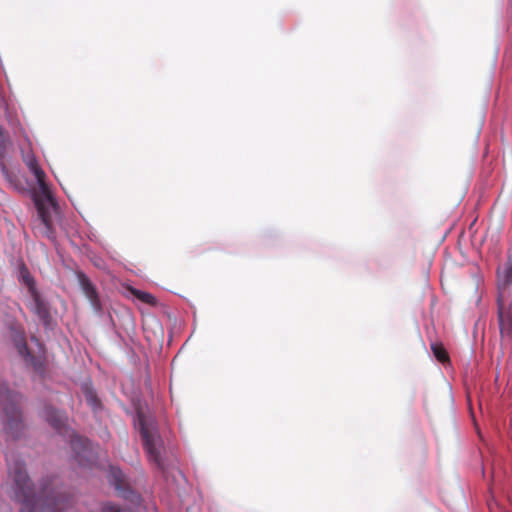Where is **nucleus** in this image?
Wrapping results in <instances>:
<instances>
[{"mask_svg": "<svg viewBox=\"0 0 512 512\" xmlns=\"http://www.w3.org/2000/svg\"><path fill=\"white\" fill-rule=\"evenodd\" d=\"M15 345H16V348L18 350V353L24 358V359H28L29 357V351H28V348H27V345L24 341V338L23 336H18V338L15 340Z\"/></svg>", "mask_w": 512, "mask_h": 512, "instance_id": "nucleus-12", "label": "nucleus"}, {"mask_svg": "<svg viewBox=\"0 0 512 512\" xmlns=\"http://www.w3.org/2000/svg\"><path fill=\"white\" fill-rule=\"evenodd\" d=\"M103 512H125L121 510L118 506L113 504H107L103 508Z\"/></svg>", "mask_w": 512, "mask_h": 512, "instance_id": "nucleus-15", "label": "nucleus"}, {"mask_svg": "<svg viewBox=\"0 0 512 512\" xmlns=\"http://www.w3.org/2000/svg\"><path fill=\"white\" fill-rule=\"evenodd\" d=\"M20 396L0 384V432L14 434L21 426Z\"/></svg>", "mask_w": 512, "mask_h": 512, "instance_id": "nucleus-3", "label": "nucleus"}, {"mask_svg": "<svg viewBox=\"0 0 512 512\" xmlns=\"http://www.w3.org/2000/svg\"><path fill=\"white\" fill-rule=\"evenodd\" d=\"M45 418L55 429L59 431L65 426L67 421V417L63 413L51 407L45 410Z\"/></svg>", "mask_w": 512, "mask_h": 512, "instance_id": "nucleus-7", "label": "nucleus"}, {"mask_svg": "<svg viewBox=\"0 0 512 512\" xmlns=\"http://www.w3.org/2000/svg\"><path fill=\"white\" fill-rule=\"evenodd\" d=\"M131 293H132L133 296H135L137 299H139L140 301H142L144 303H147L149 305H155L156 304L155 297L152 294H150V293H147V292H144V291H140V290H137V289H132Z\"/></svg>", "mask_w": 512, "mask_h": 512, "instance_id": "nucleus-10", "label": "nucleus"}, {"mask_svg": "<svg viewBox=\"0 0 512 512\" xmlns=\"http://www.w3.org/2000/svg\"><path fill=\"white\" fill-rule=\"evenodd\" d=\"M20 281L25 284L28 289H29V292L31 294V297L36 301L38 302L39 300V295L36 291V288H35V283H34V280L33 278L31 277V275L29 274L28 270L26 268H22L20 270Z\"/></svg>", "mask_w": 512, "mask_h": 512, "instance_id": "nucleus-8", "label": "nucleus"}, {"mask_svg": "<svg viewBox=\"0 0 512 512\" xmlns=\"http://www.w3.org/2000/svg\"><path fill=\"white\" fill-rule=\"evenodd\" d=\"M78 444L83 445V447H84L83 456H85L86 449H87V447H88V445H89L90 443H89L87 440H83V439H81V438H79V437H77V438H75V439H73V440H72V446H73L75 449H76V447H77V445H78ZM77 455H78L79 457H80V456H82L81 452H78V451H77Z\"/></svg>", "mask_w": 512, "mask_h": 512, "instance_id": "nucleus-14", "label": "nucleus"}, {"mask_svg": "<svg viewBox=\"0 0 512 512\" xmlns=\"http://www.w3.org/2000/svg\"><path fill=\"white\" fill-rule=\"evenodd\" d=\"M512 284V259L509 258L506 266L503 269L498 270V288L499 296L502 295V299L505 298V291L507 287Z\"/></svg>", "mask_w": 512, "mask_h": 512, "instance_id": "nucleus-6", "label": "nucleus"}, {"mask_svg": "<svg viewBox=\"0 0 512 512\" xmlns=\"http://www.w3.org/2000/svg\"><path fill=\"white\" fill-rule=\"evenodd\" d=\"M110 474L112 477V484L116 489H121V486L124 482V476L121 470L112 467L110 470Z\"/></svg>", "mask_w": 512, "mask_h": 512, "instance_id": "nucleus-11", "label": "nucleus"}, {"mask_svg": "<svg viewBox=\"0 0 512 512\" xmlns=\"http://www.w3.org/2000/svg\"><path fill=\"white\" fill-rule=\"evenodd\" d=\"M129 494L132 496L133 500H134V499H137V500H138V498H139V497H138L137 495H135V494H134V493H132V492H129Z\"/></svg>", "mask_w": 512, "mask_h": 512, "instance_id": "nucleus-18", "label": "nucleus"}, {"mask_svg": "<svg viewBox=\"0 0 512 512\" xmlns=\"http://www.w3.org/2000/svg\"><path fill=\"white\" fill-rule=\"evenodd\" d=\"M498 321L500 334L504 340H512V317L510 313V305L502 295L498 296Z\"/></svg>", "mask_w": 512, "mask_h": 512, "instance_id": "nucleus-5", "label": "nucleus"}, {"mask_svg": "<svg viewBox=\"0 0 512 512\" xmlns=\"http://www.w3.org/2000/svg\"><path fill=\"white\" fill-rule=\"evenodd\" d=\"M6 137L4 135L3 129L0 127V154L2 153L5 147Z\"/></svg>", "mask_w": 512, "mask_h": 512, "instance_id": "nucleus-17", "label": "nucleus"}, {"mask_svg": "<svg viewBox=\"0 0 512 512\" xmlns=\"http://www.w3.org/2000/svg\"><path fill=\"white\" fill-rule=\"evenodd\" d=\"M23 161L34 175L37 184L33 191V200L38 213V224L35 225V230L42 236L54 239L53 218L58 215V205L45 182V173L38 165L35 156L31 152L23 153Z\"/></svg>", "mask_w": 512, "mask_h": 512, "instance_id": "nucleus-2", "label": "nucleus"}, {"mask_svg": "<svg viewBox=\"0 0 512 512\" xmlns=\"http://www.w3.org/2000/svg\"><path fill=\"white\" fill-rule=\"evenodd\" d=\"M432 350H433L435 357L439 361L444 362L447 359V354L441 347H438L437 345L433 344Z\"/></svg>", "mask_w": 512, "mask_h": 512, "instance_id": "nucleus-13", "label": "nucleus"}, {"mask_svg": "<svg viewBox=\"0 0 512 512\" xmlns=\"http://www.w3.org/2000/svg\"><path fill=\"white\" fill-rule=\"evenodd\" d=\"M80 282H81V286H82V289H83L85 295L91 301L92 305L96 307L97 306V294H96L94 287L92 286V284L89 282V280L87 278H84V277L81 278Z\"/></svg>", "mask_w": 512, "mask_h": 512, "instance_id": "nucleus-9", "label": "nucleus"}, {"mask_svg": "<svg viewBox=\"0 0 512 512\" xmlns=\"http://www.w3.org/2000/svg\"><path fill=\"white\" fill-rule=\"evenodd\" d=\"M86 398H87V401L88 403L92 406V407H95L96 406V398L94 397V395L92 394L91 391H87L86 393Z\"/></svg>", "mask_w": 512, "mask_h": 512, "instance_id": "nucleus-16", "label": "nucleus"}, {"mask_svg": "<svg viewBox=\"0 0 512 512\" xmlns=\"http://www.w3.org/2000/svg\"><path fill=\"white\" fill-rule=\"evenodd\" d=\"M9 475L14 482L10 493L21 502L20 512H64L70 505L69 498L55 489L35 495L22 463L9 464Z\"/></svg>", "mask_w": 512, "mask_h": 512, "instance_id": "nucleus-1", "label": "nucleus"}, {"mask_svg": "<svg viewBox=\"0 0 512 512\" xmlns=\"http://www.w3.org/2000/svg\"><path fill=\"white\" fill-rule=\"evenodd\" d=\"M139 425L141 429V435L144 442V446L150 461H153L157 465H160V450H161V439L158 432L154 429L151 424H148L144 417L139 414Z\"/></svg>", "mask_w": 512, "mask_h": 512, "instance_id": "nucleus-4", "label": "nucleus"}]
</instances>
